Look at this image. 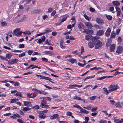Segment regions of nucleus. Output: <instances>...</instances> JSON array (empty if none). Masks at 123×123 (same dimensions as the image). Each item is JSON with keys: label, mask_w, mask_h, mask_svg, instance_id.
<instances>
[{"label": "nucleus", "mask_w": 123, "mask_h": 123, "mask_svg": "<svg viewBox=\"0 0 123 123\" xmlns=\"http://www.w3.org/2000/svg\"><path fill=\"white\" fill-rule=\"evenodd\" d=\"M43 98L49 101H50L51 99V98L48 97H43Z\"/></svg>", "instance_id": "nucleus-36"}, {"label": "nucleus", "mask_w": 123, "mask_h": 123, "mask_svg": "<svg viewBox=\"0 0 123 123\" xmlns=\"http://www.w3.org/2000/svg\"><path fill=\"white\" fill-rule=\"evenodd\" d=\"M46 117V115L42 113H41L39 115V118H41L44 119Z\"/></svg>", "instance_id": "nucleus-22"}, {"label": "nucleus", "mask_w": 123, "mask_h": 123, "mask_svg": "<svg viewBox=\"0 0 123 123\" xmlns=\"http://www.w3.org/2000/svg\"><path fill=\"white\" fill-rule=\"evenodd\" d=\"M86 64V63H85L84 64H82L80 62H78V64L79 66L82 67H84Z\"/></svg>", "instance_id": "nucleus-50"}, {"label": "nucleus", "mask_w": 123, "mask_h": 123, "mask_svg": "<svg viewBox=\"0 0 123 123\" xmlns=\"http://www.w3.org/2000/svg\"><path fill=\"white\" fill-rule=\"evenodd\" d=\"M23 103L24 105L25 106H26L27 107L31 108L32 105L31 103L27 101H24L23 102Z\"/></svg>", "instance_id": "nucleus-6"}, {"label": "nucleus", "mask_w": 123, "mask_h": 123, "mask_svg": "<svg viewBox=\"0 0 123 123\" xmlns=\"http://www.w3.org/2000/svg\"><path fill=\"white\" fill-rule=\"evenodd\" d=\"M115 105L116 107L118 108H121L122 106L120 104L119 102H118L115 104Z\"/></svg>", "instance_id": "nucleus-27"}, {"label": "nucleus", "mask_w": 123, "mask_h": 123, "mask_svg": "<svg viewBox=\"0 0 123 123\" xmlns=\"http://www.w3.org/2000/svg\"><path fill=\"white\" fill-rule=\"evenodd\" d=\"M0 58L2 60H4L6 61H7V59L6 57H4L0 55Z\"/></svg>", "instance_id": "nucleus-44"}, {"label": "nucleus", "mask_w": 123, "mask_h": 123, "mask_svg": "<svg viewBox=\"0 0 123 123\" xmlns=\"http://www.w3.org/2000/svg\"><path fill=\"white\" fill-rule=\"evenodd\" d=\"M59 117V115L57 114H55L53 116H51L50 118L51 119L53 120Z\"/></svg>", "instance_id": "nucleus-17"}, {"label": "nucleus", "mask_w": 123, "mask_h": 123, "mask_svg": "<svg viewBox=\"0 0 123 123\" xmlns=\"http://www.w3.org/2000/svg\"><path fill=\"white\" fill-rule=\"evenodd\" d=\"M45 104H42V103H41L40 105V107L42 108H44L45 106Z\"/></svg>", "instance_id": "nucleus-57"}, {"label": "nucleus", "mask_w": 123, "mask_h": 123, "mask_svg": "<svg viewBox=\"0 0 123 123\" xmlns=\"http://www.w3.org/2000/svg\"><path fill=\"white\" fill-rule=\"evenodd\" d=\"M15 95H16L19 96L20 97H21L22 96L21 94V93L20 92H18L15 94Z\"/></svg>", "instance_id": "nucleus-45"}, {"label": "nucleus", "mask_w": 123, "mask_h": 123, "mask_svg": "<svg viewBox=\"0 0 123 123\" xmlns=\"http://www.w3.org/2000/svg\"><path fill=\"white\" fill-rule=\"evenodd\" d=\"M20 29L16 28L13 31V35H16L18 36H20L21 35V32L20 31Z\"/></svg>", "instance_id": "nucleus-2"}, {"label": "nucleus", "mask_w": 123, "mask_h": 123, "mask_svg": "<svg viewBox=\"0 0 123 123\" xmlns=\"http://www.w3.org/2000/svg\"><path fill=\"white\" fill-rule=\"evenodd\" d=\"M44 79L46 80H48L49 81H50V82H51L53 83V82L52 81L50 80H52V79H51L50 78H49V77H44Z\"/></svg>", "instance_id": "nucleus-35"}, {"label": "nucleus", "mask_w": 123, "mask_h": 123, "mask_svg": "<svg viewBox=\"0 0 123 123\" xmlns=\"http://www.w3.org/2000/svg\"><path fill=\"white\" fill-rule=\"evenodd\" d=\"M1 24L3 26H6L7 23L5 22H2L1 23Z\"/></svg>", "instance_id": "nucleus-64"}, {"label": "nucleus", "mask_w": 123, "mask_h": 123, "mask_svg": "<svg viewBox=\"0 0 123 123\" xmlns=\"http://www.w3.org/2000/svg\"><path fill=\"white\" fill-rule=\"evenodd\" d=\"M26 19L27 17L25 15H24L21 19L19 20V22H22L24 21Z\"/></svg>", "instance_id": "nucleus-20"}, {"label": "nucleus", "mask_w": 123, "mask_h": 123, "mask_svg": "<svg viewBox=\"0 0 123 123\" xmlns=\"http://www.w3.org/2000/svg\"><path fill=\"white\" fill-rule=\"evenodd\" d=\"M94 27L95 28L98 29H101V27L99 25H94Z\"/></svg>", "instance_id": "nucleus-49"}, {"label": "nucleus", "mask_w": 123, "mask_h": 123, "mask_svg": "<svg viewBox=\"0 0 123 123\" xmlns=\"http://www.w3.org/2000/svg\"><path fill=\"white\" fill-rule=\"evenodd\" d=\"M111 31V29L108 28L105 33V35L107 37H108L110 35Z\"/></svg>", "instance_id": "nucleus-13"}, {"label": "nucleus", "mask_w": 123, "mask_h": 123, "mask_svg": "<svg viewBox=\"0 0 123 123\" xmlns=\"http://www.w3.org/2000/svg\"><path fill=\"white\" fill-rule=\"evenodd\" d=\"M122 41V39L121 37H118L117 39V41L118 43H120Z\"/></svg>", "instance_id": "nucleus-63"}, {"label": "nucleus", "mask_w": 123, "mask_h": 123, "mask_svg": "<svg viewBox=\"0 0 123 123\" xmlns=\"http://www.w3.org/2000/svg\"><path fill=\"white\" fill-rule=\"evenodd\" d=\"M25 55V52H23L21 54H20L19 55V57H22Z\"/></svg>", "instance_id": "nucleus-47"}, {"label": "nucleus", "mask_w": 123, "mask_h": 123, "mask_svg": "<svg viewBox=\"0 0 123 123\" xmlns=\"http://www.w3.org/2000/svg\"><path fill=\"white\" fill-rule=\"evenodd\" d=\"M108 88L109 89L108 90L105 87L103 88L104 93L107 95H108L110 92L117 90L119 89V86L117 84L112 83L110 85Z\"/></svg>", "instance_id": "nucleus-1"}, {"label": "nucleus", "mask_w": 123, "mask_h": 123, "mask_svg": "<svg viewBox=\"0 0 123 123\" xmlns=\"http://www.w3.org/2000/svg\"><path fill=\"white\" fill-rule=\"evenodd\" d=\"M111 42L109 40H108L107 41V42L106 44V46L108 47L110 45H111Z\"/></svg>", "instance_id": "nucleus-41"}, {"label": "nucleus", "mask_w": 123, "mask_h": 123, "mask_svg": "<svg viewBox=\"0 0 123 123\" xmlns=\"http://www.w3.org/2000/svg\"><path fill=\"white\" fill-rule=\"evenodd\" d=\"M106 17L109 20H111L112 18V16L109 15H106Z\"/></svg>", "instance_id": "nucleus-31"}, {"label": "nucleus", "mask_w": 123, "mask_h": 123, "mask_svg": "<svg viewBox=\"0 0 123 123\" xmlns=\"http://www.w3.org/2000/svg\"><path fill=\"white\" fill-rule=\"evenodd\" d=\"M80 50L81 51L80 53L81 54H83V52H84V48L83 47H82L81 48Z\"/></svg>", "instance_id": "nucleus-48"}, {"label": "nucleus", "mask_w": 123, "mask_h": 123, "mask_svg": "<svg viewBox=\"0 0 123 123\" xmlns=\"http://www.w3.org/2000/svg\"><path fill=\"white\" fill-rule=\"evenodd\" d=\"M42 11L41 10L37 9L34 10L32 11L31 12V13H39L40 12H42Z\"/></svg>", "instance_id": "nucleus-15"}, {"label": "nucleus", "mask_w": 123, "mask_h": 123, "mask_svg": "<svg viewBox=\"0 0 123 123\" xmlns=\"http://www.w3.org/2000/svg\"><path fill=\"white\" fill-rule=\"evenodd\" d=\"M73 106L74 107H76L77 108H79L81 109H82V108L80 106H79V105H74Z\"/></svg>", "instance_id": "nucleus-46"}, {"label": "nucleus", "mask_w": 123, "mask_h": 123, "mask_svg": "<svg viewBox=\"0 0 123 123\" xmlns=\"http://www.w3.org/2000/svg\"><path fill=\"white\" fill-rule=\"evenodd\" d=\"M17 121L19 123H25L22 120L19 119H18L17 120Z\"/></svg>", "instance_id": "nucleus-55"}, {"label": "nucleus", "mask_w": 123, "mask_h": 123, "mask_svg": "<svg viewBox=\"0 0 123 123\" xmlns=\"http://www.w3.org/2000/svg\"><path fill=\"white\" fill-rule=\"evenodd\" d=\"M95 43V48L96 49L100 48L102 46L101 42L99 41H96Z\"/></svg>", "instance_id": "nucleus-3"}, {"label": "nucleus", "mask_w": 123, "mask_h": 123, "mask_svg": "<svg viewBox=\"0 0 123 123\" xmlns=\"http://www.w3.org/2000/svg\"><path fill=\"white\" fill-rule=\"evenodd\" d=\"M69 62L72 63H74L77 62L76 60L75 59H73L72 58L71 59H70L67 60Z\"/></svg>", "instance_id": "nucleus-18"}, {"label": "nucleus", "mask_w": 123, "mask_h": 123, "mask_svg": "<svg viewBox=\"0 0 123 123\" xmlns=\"http://www.w3.org/2000/svg\"><path fill=\"white\" fill-rule=\"evenodd\" d=\"M85 25L87 27V28L89 29H91L92 27V24L89 22H86L85 23Z\"/></svg>", "instance_id": "nucleus-7"}, {"label": "nucleus", "mask_w": 123, "mask_h": 123, "mask_svg": "<svg viewBox=\"0 0 123 123\" xmlns=\"http://www.w3.org/2000/svg\"><path fill=\"white\" fill-rule=\"evenodd\" d=\"M88 45L89 47L91 48L93 47L94 46V44L92 43H89Z\"/></svg>", "instance_id": "nucleus-32"}, {"label": "nucleus", "mask_w": 123, "mask_h": 123, "mask_svg": "<svg viewBox=\"0 0 123 123\" xmlns=\"http://www.w3.org/2000/svg\"><path fill=\"white\" fill-rule=\"evenodd\" d=\"M26 95L28 97L33 98L36 96L37 95V94L36 92H34L33 93H28Z\"/></svg>", "instance_id": "nucleus-4"}, {"label": "nucleus", "mask_w": 123, "mask_h": 123, "mask_svg": "<svg viewBox=\"0 0 123 123\" xmlns=\"http://www.w3.org/2000/svg\"><path fill=\"white\" fill-rule=\"evenodd\" d=\"M97 22L99 25H102L104 22L103 20L102 19L99 18H98L96 19Z\"/></svg>", "instance_id": "nucleus-5"}, {"label": "nucleus", "mask_w": 123, "mask_h": 123, "mask_svg": "<svg viewBox=\"0 0 123 123\" xmlns=\"http://www.w3.org/2000/svg\"><path fill=\"white\" fill-rule=\"evenodd\" d=\"M80 112L81 113H84L86 114L89 113V112L86 110L85 109H83L82 108V109H81L80 111Z\"/></svg>", "instance_id": "nucleus-19"}, {"label": "nucleus", "mask_w": 123, "mask_h": 123, "mask_svg": "<svg viewBox=\"0 0 123 123\" xmlns=\"http://www.w3.org/2000/svg\"><path fill=\"white\" fill-rule=\"evenodd\" d=\"M51 31V30L49 28H47L45 30V32H44V34L50 32Z\"/></svg>", "instance_id": "nucleus-42"}, {"label": "nucleus", "mask_w": 123, "mask_h": 123, "mask_svg": "<svg viewBox=\"0 0 123 123\" xmlns=\"http://www.w3.org/2000/svg\"><path fill=\"white\" fill-rule=\"evenodd\" d=\"M84 108H86V109L88 110H90L91 109V108H92V106H87V107H85L84 106Z\"/></svg>", "instance_id": "nucleus-58"}, {"label": "nucleus", "mask_w": 123, "mask_h": 123, "mask_svg": "<svg viewBox=\"0 0 123 123\" xmlns=\"http://www.w3.org/2000/svg\"><path fill=\"white\" fill-rule=\"evenodd\" d=\"M115 8L116 11L117 12V16H119L121 14V9L120 8L118 7H116Z\"/></svg>", "instance_id": "nucleus-9"}, {"label": "nucleus", "mask_w": 123, "mask_h": 123, "mask_svg": "<svg viewBox=\"0 0 123 123\" xmlns=\"http://www.w3.org/2000/svg\"><path fill=\"white\" fill-rule=\"evenodd\" d=\"M73 98L74 99H76L78 100H82V99H81L80 98L76 96L74 97Z\"/></svg>", "instance_id": "nucleus-37"}, {"label": "nucleus", "mask_w": 123, "mask_h": 123, "mask_svg": "<svg viewBox=\"0 0 123 123\" xmlns=\"http://www.w3.org/2000/svg\"><path fill=\"white\" fill-rule=\"evenodd\" d=\"M12 56V54L11 53H7L6 55V56L8 59H10Z\"/></svg>", "instance_id": "nucleus-26"}, {"label": "nucleus", "mask_w": 123, "mask_h": 123, "mask_svg": "<svg viewBox=\"0 0 123 123\" xmlns=\"http://www.w3.org/2000/svg\"><path fill=\"white\" fill-rule=\"evenodd\" d=\"M11 101L10 102V103H14L16 101H18V99H16L15 98L11 99Z\"/></svg>", "instance_id": "nucleus-38"}, {"label": "nucleus", "mask_w": 123, "mask_h": 123, "mask_svg": "<svg viewBox=\"0 0 123 123\" xmlns=\"http://www.w3.org/2000/svg\"><path fill=\"white\" fill-rule=\"evenodd\" d=\"M66 114L67 116H71L72 114V113L68 111L67 112Z\"/></svg>", "instance_id": "nucleus-54"}, {"label": "nucleus", "mask_w": 123, "mask_h": 123, "mask_svg": "<svg viewBox=\"0 0 123 123\" xmlns=\"http://www.w3.org/2000/svg\"><path fill=\"white\" fill-rule=\"evenodd\" d=\"M19 48H23L25 46L23 44H20L19 45Z\"/></svg>", "instance_id": "nucleus-61"}, {"label": "nucleus", "mask_w": 123, "mask_h": 123, "mask_svg": "<svg viewBox=\"0 0 123 123\" xmlns=\"http://www.w3.org/2000/svg\"><path fill=\"white\" fill-rule=\"evenodd\" d=\"M23 109L22 110L23 111H27L30 110L31 108H29L28 107H23Z\"/></svg>", "instance_id": "nucleus-23"}, {"label": "nucleus", "mask_w": 123, "mask_h": 123, "mask_svg": "<svg viewBox=\"0 0 123 123\" xmlns=\"http://www.w3.org/2000/svg\"><path fill=\"white\" fill-rule=\"evenodd\" d=\"M104 32L103 30H100L97 32V34L101 36L104 34Z\"/></svg>", "instance_id": "nucleus-24"}, {"label": "nucleus", "mask_w": 123, "mask_h": 123, "mask_svg": "<svg viewBox=\"0 0 123 123\" xmlns=\"http://www.w3.org/2000/svg\"><path fill=\"white\" fill-rule=\"evenodd\" d=\"M114 121L115 123H121V120L119 119H115L114 120Z\"/></svg>", "instance_id": "nucleus-34"}, {"label": "nucleus", "mask_w": 123, "mask_h": 123, "mask_svg": "<svg viewBox=\"0 0 123 123\" xmlns=\"http://www.w3.org/2000/svg\"><path fill=\"white\" fill-rule=\"evenodd\" d=\"M98 108L97 107L93 108L92 107V108H91V111L93 112L96 111L98 109Z\"/></svg>", "instance_id": "nucleus-33"}, {"label": "nucleus", "mask_w": 123, "mask_h": 123, "mask_svg": "<svg viewBox=\"0 0 123 123\" xmlns=\"http://www.w3.org/2000/svg\"><path fill=\"white\" fill-rule=\"evenodd\" d=\"M45 37L44 36H43L42 37V39H40L38 40V42H37V43H39L40 44L42 42H43L45 41Z\"/></svg>", "instance_id": "nucleus-11"}, {"label": "nucleus", "mask_w": 123, "mask_h": 123, "mask_svg": "<svg viewBox=\"0 0 123 123\" xmlns=\"http://www.w3.org/2000/svg\"><path fill=\"white\" fill-rule=\"evenodd\" d=\"M112 4L113 6H116V7H117L120 5V3L117 1H113L112 2Z\"/></svg>", "instance_id": "nucleus-14"}, {"label": "nucleus", "mask_w": 123, "mask_h": 123, "mask_svg": "<svg viewBox=\"0 0 123 123\" xmlns=\"http://www.w3.org/2000/svg\"><path fill=\"white\" fill-rule=\"evenodd\" d=\"M99 39V38L97 36H96L94 37L93 38L92 37V41L93 42H95L98 41H99L98 40V39Z\"/></svg>", "instance_id": "nucleus-21"}, {"label": "nucleus", "mask_w": 123, "mask_h": 123, "mask_svg": "<svg viewBox=\"0 0 123 123\" xmlns=\"http://www.w3.org/2000/svg\"><path fill=\"white\" fill-rule=\"evenodd\" d=\"M84 32L86 34L92 33H93V31L92 30H88L86 29L84 30Z\"/></svg>", "instance_id": "nucleus-10"}, {"label": "nucleus", "mask_w": 123, "mask_h": 123, "mask_svg": "<svg viewBox=\"0 0 123 123\" xmlns=\"http://www.w3.org/2000/svg\"><path fill=\"white\" fill-rule=\"evenodd\" d=\"M35 90L38 93H40V94H41L43 93V91L42 92L39 90L37 89H35Z\"/></svg>", "instance_id": "nucleus-62"}, {"label": "nucleus", "mask_w": 123, "mask_h": 123, "mask_svg": "<svg viewBox=\"0 0 123 123\" xmlns=\"http://www.w3.org/2000/svg\"><path fill=\"white\" fill-rule=\"evenodd\" d=\"M116 47L115 45L114 44L111 45L110 46V50L111 52H112L114 51Z\"/></svg>", "instance_id": "nucleus-12"}, {"label": "nucleus", "mask_w": 123, "mask_h": 123, "mask_svg": "<svg viewBox=\"0 0 123 123\" xmlns=\"http://www.w3.org/2000/svg\"><path fill=\"white\" fill-rule=\"evenodd\" d=\"M100 123H107V121L105 120H101L99 121Z\"/></svg>", "instance_id": "nucleus-53"}, {"label": "nucleus", "mask_w": 123, "mask_h": 123, "mask_svg": "<svg viewBox=\"0 0 123 123\" xmlns=\"http://www.w3.org/2000/svg\"><path fill=\"white\" fill-rule=\"evenodd\" d=\"M84 17L87 20L89 21L91 19V18L90 17H89L88 16H87L86 14H84Z\"/></svg>", "instance_id": "nucleus-29"}, {"label": "nucleus", "mask_w": 123, "mask_h": 123, "mask_svg": "<svg viewBox=\"0 0 123 123\" xmlns=\"http://www.w3.org/2000/svg\"><path fill=\"white\" fill-rule=\"evenodd\" d=\"M45 104H42V103H41L40 105V107L42 108H44L45 106Z\"/></svg>", "instance_id": "nucleus-56"}, {"label": "nucleus", "mask_w": 123, "mask_h": 123, "mask_svg": "<svg viewBox=\"0 0 123 123\" xmlns=\"http://www.w3.org/2000/svg\"><path fill=\"white\" fill-rule=\"evenodd\" d=\"M96 96H94L90 97V100H94L96 98Z\"/></svg>", "instance_id": "nucleus-51"}, {"label": "nucleus", "mask_w": 123, "mask_h": 123, "mask_svg": "<svg viewBox=\"0 0 123 123\" xmlns=\"http://www.w3.org/2000/svg\"><path fill=\"white\" fill-rule=\"evenodd\" d=\"M11 60L12 64L16 63L19 61L18 59H12Z\"/></svg>", "instance_id": "nucleus-25"}, {"label": "nucleus", "mask_w": 123, "mask_h": 123, "mask_svg": "<svg viewBox=\"0 0 123 123\" xmlns=\"http://www.w3.org/2000/svg\"><path fill=\"white\" fill-rule=\"evenodd\" d=\"M78 27L79 29H84V26L83 24L81 22L79 23L78 25Z\"/></svg>", "instance_id": "nucleus-16"}, {"label": "nucleus", "mask_w": 123, "mask_h": 123, "mask_svg": "<svg viewBox=\"0 0 123 123\" xmlns=\"http://www.w3.org/2000/svg\"><path fill=\"white\" fill-rule=\"evenodd\" d=\"M63 43L62 42H61L60 43V46L61 48L64 49L65 48V46H63L62 44Z\"/></svg>", "instance_id": "nucleus-43"}, {"label": "nucleus", "mask_w": 123, "mask_h": 123, "mask_svg": "<svg viewBox=\"0 0 123 123\" xmlns=\"http://www.w3.org/2000/svg\"><path fill=\"white\" fill-rule=\"evenodd\" d=\"M116 34L114 31H112L111 34V37L112 38H114Z\"/></svg>", "instance_id": "nucleus-28"}, {"label": "nucleus", "mask_w": 123, "mask_h": 123, "mask_svg": "<svg viewBox=\"0 0 123 123\" xmlns=\"http://www.w3.org/2000/svg\"><path fill=\"white\" fill-rule=\"evenodd\" d=\"M44 53L45 54H50L51 55H54V54L53 53H52V52H51L50 51H45Z\"/></svg>", "instance_id": "nucleus-39"}, {"label": "nucleus", "mask_w": 123, "mask_h": 123, "mask_svg": "<svg viewBox=\"0 0 123 123\" xmlns=\"http://www.w3.org/2000/svg\"><path fill=\"white\" fill-rule=\"evenodd\" d=\"M91 36L89 35H86V36L85 39L87 40H89L90 39Z\"/></svg>", "instance_id": "nucleus-30"}, {"label": "nucleus", "mask_w": 123, "mask_h": 123, "mask_svg": "<svg viewBox=\"0 0 123 123\" xmlns=\"http://www.w3.org/2000/svg\"><path fill=\"white\" fill-rule=\"evenodd\" d=\"M43 18L44 20H45L48 17L47 15H44L43 16Z\"/></svg>", "instance_id": "nucleus-60"}, {"label": "nucleus", "mask_w": 123, "mask_h": 123, "mask_svg": "<svg viewBox=\"0 0 123 123\" xmlns=\"http://www.w3.org/2000/svg\"><path fill=\"white\" fill-rule=\"evenodd\" d=\"M69 39L72 40H75V39L73 36H71L70 37Z\"/></svg>", "instance_id": "nucleus-59"}, {"label": "nucleus", "mask_w": 123, "mask_h": 123, "mask_svg": "<svg viewBox=\"0 0 123 123\" xmlns=\"http://www.w3.org/2000/svg\"><path fill=\"white\" fill-rule=\"evenodd\" d=\"M106 77V76H103L100 78H98L97 79L98 80H102L105 79Z\"/></svg>", "instance_id": "nucleus-52"}, {"label": "nucleus", "mask_w": 123, "mask_h": 123, "mask_svg": "<svg viewBox=\"0 0 123 123\" xmlns=\"http://www.w3.org/2000/svg\"><path fill=\"white\" fill-rule=\"evenodd\" d=\"M117 50L116 52L118 53H120L123 51V48L122 47L119 46H118L117 48Z\"/></svg>", "instance_id": "nucleus-8"}, {"label": "nucleus", "mask_w": 123, "mask_h": 123, "mask_svg": "<svg viewBox=\"0 0 123 123\" xmlns=\"http://www.w3.org/2000/svg\"><path fill=\"white\" fill-rule=\"evenodd\" d=\"M41 60L42 62H48V59L44 57H43L41 59Z\"/></svg>", "instance_id": "nucleus-40"}]
</instances>
